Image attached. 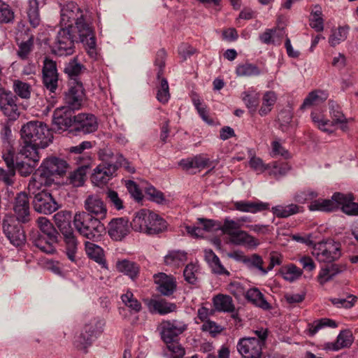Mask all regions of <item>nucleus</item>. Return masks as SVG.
Wrapping results in <instances>:
<instances>
[{"label": "nucleus", "mask_w": 358, "mask_h": 358, "mask_svg": "<svg viewBox=\"0 0 358 358\" xmlns=\"http://www.w3.org/2000/svg\"><path fill=\"white\" fill-rule=\"evenodd\" d=\"M20 221L13 216H6L3 223L6 236L15 246H20L25 241V235Z\"/></svg>", "instance_id": "nucleus-10"}, {"label": "nucleus", "mask_w": 358, "mask_h": 358, "mask_svg": "<svg viewBox=\"0 0 358 358\" xmlns=\"http://www.w3.org/2000/svg\"><path fill=\"white\" fill-rule=\"evenodd\" d=\"M148 231H146L147 234H157L166 229V222L163 218L157 214L156 219H155V221L150 222V224H148Z\"/></svg>", "instance_id": "nucleus-60"}, {"label": "nucleus", "mask_w": 358, "mask_h": 358, "mask_svg": "<svg viewBox=\"0 0 358 358\" xmlns=\"http://www.w3.org/2000/svg\"><path fill=\"white\" fill-rule=\"evenodd\" d=\"M20 38L16 36V41L18 45L17 55L21 59H27L34 49V36L33 34H27L25 41L19 42Z\"/></svg>", "instance_id": "nucleus-41"}, {"label": "nucleus", "mask_w": 358, "mask_h": 358, "mask_svg": "<svg viewBox=\"0 0 358 358\" xmlns=\"http://www.w3.org/2000/svg\"><path fill=\"white\" fill-rule=\"evenodd\" d=\"M325 327L336 328L337 324L334 320L328 318H322L308 324L306 329L310 336H315L321 329Z\"/></svg>", "instance_id": "nucleus-48"}, {"label": "nucleus", "mask_w": 358, "mask_h": 358, "mask_svg": "<svg viewBox=\"0 0 358 358\" xmlns=\"http://www.w3.org/2000/svg\"><path fill=\"white\" fill-rule=\"evenodd\" d=\"M236 347L243 358H262V341L255 337L241 338Z\"/></svg>", "instance_id": "nucleus-12"}, {"label": "nucleus", "mask_w": 358, "mask_h": 358, "mask_svg": "<svg viewBox=\"0 0 358 358\" xmlns=\"http://www.w3.org/2000/svg\"><path fill=\"white\" fill-rule=\"evenodd\" d=\"M68 90L64 94L65 106L76 110L81 108L85 99V92L81 81H68Z\"/></svg>", "instance_id": "nucleus-8"}, {"label": "nucleus", "mask_w": 358, "mask_h": 358, "mask_svg": "<svg viewBox=\"0 0 358 358\" xmlns=\"http://www.w3.org/2000/svg\"><path fill=\"white\" fill-rule=\"evenodd\" d=\"M30 162H22L17 164V168L19 173L22 176L30 175L38 162H34L32 159L26 158Z\"/></svg>", "instance_id": "nucleus-63"}, {"label": "nucleus", "mask_w": 358, "mask_h": 358, "mask_svg": "<svg viewBox=\"0 0 358 358\" xmlns=\"http://www.w3.org/2000/svg\"><path fill=\"white\" fill-rule=\"evenodd\" d=\"M76 30L67 27H61L56 36L53 52L59 56L71 55L74 52Z\"/></svg>", "instance_id": "nucleus-5"}, {"label": "nucleus", "mask_w": 358, "mask_h": 358, "mask_svg": "<svg viewBox=\"0 0 358 358\" xmlns=\"http://www.w3.org/2000/svg\"><path fill=\"white\" fill-rule=\"evenodd\" d=\"M236 73L240 77L258 76L261 74V70L255 64L245 62L237 66Z\"/></svg>", "instance_id": "nucleus-49"}, {"label": "nucleus", "mask_w": 358, "mask_h": 358, "mask_svg": "<svg viewBox=\"0 0 358 358\" xmlns=\"http://www.w3.org/2000/svg\"><path fill=\"white\" fill-rule=\"evenodd\" d=\"M130 226L127 219H113L108 224V235L114 241H121L129 233Z\"/></svg>", "instance_id": "nucleus-19"}, {"label": "nucleus", "mask_w": 358, "mask_h": 358, "mask_svg": "<svg viewBox=\"0 0 358 358\" xmlns=\"http://www.w3.org/2000/svg\"><path fill=\"white\" fill-rule=\"evenodd\" d=\"M157 99L162 103H166L170 99L169 87L166 78L160 79L159 85L157 87Z\"/></svg>", "instance_id": "nucleus-58"}, {"label": "nucleus", "mask_w": 358, "mask_h": 358, "mask_svg": "<svg viewBox=\"0 0 358 358\" xmlns=\"http://www.w3.org/2000/svg\"><path fill=\"white\" fill-rule=\"evenodd\" d=\"M73 129L83 134H91L98 129L96 117L90 113H80L74 116Z\"/></svg>", "instance_id": "nucleus-16"}, {"label": "nucleus", "mask_w": 358, "mask_h": 358, "mask_svg": "<svg viewBox=\"0 0 358 358\" xmlns=\"http://www.w3.org/2000/svg\"><path fill=\"white\" fill-rule=\"evenodd\" d=\"M159 327L162 339L166 343L175 341L187 329V325L178 320H163Z\"/></svg>", "instance_id": "nucleus-11"}, {"label": "nucleus", "mask_w": 358, "mask_h": 358, "mask_svg": "<svg viewBox=\"0 0 358 358\" xmlns=\"http://www.w3.org/2000/svg\"><path fill=\"white\" fill-rule=\"evenodd\" d=\"M271 166V169H268L269 174L277 178L285 176L290 169L289 166L287 163L278 164L273 162Z\"/></svg>", "instance_id": "nucleus-61"}, {"label": "nucleus", "mask_w": 358, "mask_h": 358, "mask_svg": "<svg viewBox=\"0 0 358 358\" xmlns=\"http://www.w3.org/2000/svg\"><path fill=\"white\" fill-rule=\"evenodd\" d=\"M332 199L338 203V208L341 207L342 211L348 215H358V203H355L352 194H343L336 192L333 194Z\"/></svg>", "instance_id": "nucleus-18"}, {"label": "nucleus", "mask_w": 358, "mask_h": 358, "mask_svg": "<svg viewBox=\"0 0 358 358\" xmlns=\"http://www.w3.org/2000/svg\"><path fill=\"white\" fill-rule=\"evenodd\" d=\"M67 162L60 157H49L45 158L39 166L42 174L45 175L50 180L53 181V177L62 176L69 169Z\"/></svg>", "instance_id": "nucleus-9"}, {"label": "nucleus", "mask_w": 358, "mask_h": 358, "mask_svg": "<svg viewBox=\"0 0 358 358\" xmlns=\"http://www.w3.org/2000/svg\"><path fill=\"white\" fill-rule=\"evenodd\" d=\"M310 26L318 32L324 29V20L322 17V10L317 5L315 6L310 13Z\"/></svg>", "instance_id": "nucleus-51"}, {"label": "nucleus", "mask_w": 358, "mask_h": 358, "mask_svg": "<svg viewBox=\"0 0 358 358\" xmlns=\"http://www.w3.org/2000/svg\"><path fill=\"white\" fill-rule=\"evenodd\" d=\"M245 298L248 301L263 310H269L271 308V305L257 288L248 289L245 293Z\"/></svg>", "instance_id": "nucleus-38"}, {"label": "nucleus", "mask_w": 358, "mask_h": 358, "mask_svg": "<svg viewBox=\"0 0 358 358\" xmlns=\"http://www.w3.org/2000/svg\"><path fill=\"white\" fill-rule=\"evenodd\" d=\"M71 215L69 211H59L54 215V220L62 234L73 231L71 227Z\"/></svg>", "instance_id": "nucleus-43"}, {"label": "nucleus", "mask_w": 358, "mask_h": 358, "mask_svg": "<svg viewBox=\"0 0 358 358\" xmlns=\"http://www.w3.org/2000/svg\"><path fill=\"white\" fill-rule=\"evenodd\" d=\"M106 322L100 317L87 320L74 335L73 345L78 350H86L103 332Z\"/></svg>", "instance_id": "nucleus-3"}, {"label": "nucleus", "mask_w": 358, "mask_h": 358, "mask_svg": "<svg viewBox=\"0 0 358 358\" xmlns=\"http://www.w3.org/2000/svg\"><path fill=\"white\" fill-rule=\"evenodd\" d=\"M186 253L181 251H171L164 257V262L166 265L179 266L186 261Z\"/></svg>", "instance_id": "nucleus-54"}, {"label": "nucleus", "mask_w": 358, "mask_h": 358, "mask_svg": "<svg viewBox=\"0 0 358 358\" xmlns=\"http://www.w3.org/2000/svg\"><path fill=\"white\" fill-rule=\"evenodd\" d=\"M38 227L43 233L42 235L50 236V239H54V236H57L58 233L53 227L52 224L45 217H40L37 220Z\"/></svg>", "instance_id": "nucleus-56"}, {"label": "nucleus", "mask_w": 358, "mask_h": 358, "mask_svg": "<svg viewBox=\"0 0 358 358\" xmlns=\"http://www.w3.org/2000/svg\"><path fill=\"white\" fill-rule=\"evenodd\" d=\"M117 170L116 165L99 164L94 169L91 180L96 186L104 185L113 177Z\"/></svg>", "instance_id": "nucleus-20"}, {"label": "nucleus", "mask_w": 358, "mask_h": 358, "mask_svg": "<svg viewBox=\"0 0 358 358\" xmlns=\"http://www.w3.org/2000/svg\"><path fill=\"white\" fill-rule=\"evenodd\" d=\"M16 217L22 222H27L29 220V202L27 194L21 192L15 198V205L13 206Z\"/></svg>", "instance_id": "nucleus-25"}, {"label": "nucleus", "mask_w": 358, "mask_h": 358, "mask_svg": "<svg viewBox=\"0 0 358 358\" xmlns=\"http://www.w3.org/2000/svg\"><path fill=\"white\" fill-rule=\"evenodd\" d=\"M52 182L50 179L45 175L42 174V171H40V169H38L32 175L28 184L29 193L34 196L42 191L43 187L49 186Z\"/></svg>", "instance_id": "nucleus-27"}, {"label": "nucleus", "mask_w": 358, "mask_h": 358, "mask_svg": "<svg viewBox=\"0 0 358 358\" xmlns=\"http://www.w3.org/2000/svg\"><path fill=\"white\" fill-rule=\"evenodd\" d=\"M242 227V224L239 223L237 220H232L229 217L224 218L223 224H221V230L223 234H227L229 237L232 236V234L236 233Z\"/></svg>", "instance_id": "nucleus-55"}, {"label": "nucleus", "mask_w": 358, "mask_h": 358, "mask_svg": "<svg viewBox=\"0 0 358 358\" xmlns=\"http://www.w3.org/2000/svg\"><path fill=\"white\" fill-rule=\"evenodd\" d=\"M21 137L24 145L21 153L24 158L38 162L41 156L39 148L43 149L52 142V135L47 125L40 121H30L21 129Z\"/></svg>", "instance_id": "nucleus-2"}, {"label": "nucleus", "mask_w": 358, "mask_h": 358, "mask_svg": "<svg viewBox=\"0 0 358 358\" xmlns=\"http://www.w3.org/2000/svg\"><path fill=\"white\" fill-rule=\"evenodd\" d=\"M85 208L90 216L103 220L107 215V208L99 195H89L85 201Z\"/></svg>", "instance_id": "nucleus-17"}, {"label": "nucleus", "mask_w": 358, "mask_h": 358, "mask_svg": "<svg viewBox=\"0 0 358 358\" xmlns=\"http://www.w3.org/2000/svg\"><path fill=\"white\" fill-rule=\"evenodd\" d=\"M38 6L39 0H28L27 14L29 22L33 28H36L41 23Z\"/></svg>", "instance_id": "nucleus-44"}, {"label": "nucleus", "mask_w": 358, "mask_h": 358, "mask_svg": "<svg viewBox=\"0 0 358 358\" xmlns=\"http://www.w3.org/2000/svg\"><path fill=\"white\" fill-rule=\"evenodd\" d=\"M121 154L119 152L114 153L112 150L109 149H103L99 152V157L102 161L101 164H104L106 166L109 165H116V169H117V163L120 159H121Z\"/></svg>", "instance_id": "nucleus-52"}, {"label": "nucleus", "mask_w": 358, "mask_h": 358, "mask_svg": "<svg viewBox=\"0 0 358 358\" xmlns=\"http://www.w3.org/2000/svg\"><path fill=\"white\" fill-rule=\"evenodd\" d=\"M213 304L215 310L223 313H234L236 308L232 298L227 294H219L213 299Z\"/></svg>", "instance_id": "nucleus-30"}, {"label": "nucleus", "mask_w": 358, "mask_h": 358, "mask_svg": "<svg viewBox=\"0 0 358 358\" xmlns=\"http://www.w3.org/2000/svg\"><path fill=\"white\" fill-rule=\"evenodd\" d=\"M329 109L332 121L330 122L329 125H339V128L342 131H347L348 130V124L350 119L346 118L340 107L334 103H331Z\"/></svg>", "instance_id": "nucleus-33"}, {"label": "nucleus", "mask_w": 358, "mask_h": 358, "mask_svg": "<svg viewBox=\"0 0 358 358\" xmlns=\"http://www.w3.org/2000/svg\"><path fill=\"white\" fill-rule=\"evenodd\" d=\"M343 271L341 266L338 264H331L322 268L317 275L318 282L323 285L327 282L331 280L335 276Z\"/></svg>", "instance_id": "nucleus-40"}, {"label": "nucleus", "mask_w": 358, "mask_h": 358, "mask_svg": "<svg viewBox=\"0 0 358 358\" xmlns=\"http://www.w3.org/2000/svg\"><path fill=\"white\" fill-rule=\"evenodd\" d=\"M310 211L319 210L324 212L334 211L338 209V203L336 200L319 199L314 200L308 206Z\"/></svg>", "instance_id": "nucleus-42"}, {"label": "nucleus", "mask_w": 358, "mask_h": 358, "mask_svg": "<svg viewBox=\"0 0 358 358\" xmlns=\"http://www.w3.org/2000/svg\"><path fill=\"white\" fill-rule=\"evenodd\" d=\"M197 271L198 266L194 264H187L183 271L185 280L190 284H194L197 280Z\"/></svg>", "instance_id": "nucleus-64"}, {"label": "nucleus", "mask_w": 358, "mask_h": 358, "mask_svg": "<svg viewBox=\"0 0 358 358\" xmlns=\"http://www.w3.org/2000/svg\"><path fill=\"white\" fill-rule=\"evenodd\" d=\"M242 100L251 114H254L259 103V93L253 87L242 93Z\"/></svg>", "instance_id": "nucleus-39"}, {"label": "nucleus", "mask_w": 358, "mask_h": 358, "mask_svg": "<svg viewBox=\"0 0 358 358\" xmlns=\"http://www.w3.org/2000/svg\"><path fill=\"white\" fill-rule=\"evenodd\" d=\"M43 83L50 93H55L58 87V73L56 62L45 58L43 66Z\"/></svg>", "instance_id": "nucleus-13"}, {"label": "nucleus", "mask_w": 358, "mask_h": 358, "mask_svg": "<svg viewBox=\"0 0 358 358\" xmlns=\"http://www.w3.org/2000/svg\"><path fill=\"white\" fill-rule=\"evenodd\" d=\"M278 99L276 93L273 91L266 92L262 96V104L259 110L261 116H265L268 114Z\"/></svg>", "instance_id": "nucleus-45"}, {"label": "nucleus", "mask_w": 358, "mask_h": 358, "mask_svg": "<svg viewBox=\"0 0 358 358\" xmlns=\"http://www.w3.org/2000/svg\"><path fill=\"white\" fill-rule=\"evenodd\" d=\"M312 254L317 261L330 263L341 257V245L334 241L319 242L314 244Z\"/></svg>", "instance_id": "nucleus-7"}, {"label": "nucleus", "mask_w": 358, "mask_h": 358, "mask_svg": "<svg viewBox=\"0 0 358 358\" xmlns=\"http://www.w3.org/2000/svg\"><path fill=\"white\" fill-rule=\"evenodd\" d=\"M155 282L157 285L158 291L164 296H169L176 288V282L173 276L164 273L154 275Z\"/></svg>", "instance_id": "nucleus-26"}, {"label": "nucleus", "mask_w": 358, "mask_h": 358, "mask_svg": "<svg viewBox=\"0 0 358 358\" xmlns=\"http://www.w3.org/2000/svg\"><path fill=\"white\" fill-rule=\"evenodd\" d=\"M60 25L76 29L89 55L96 57V40L87 10L80 9L72 1L65 3L61 8Z\"/></svg>", "instance_id": "nucleus-1"}, {"label": "nucleus", "mask_w": 358, "mask_h": 358, "mask_svg": "<svg viewBox=\"0 0 358 358\" xmlns=\"http://www.w3.org/2000/svg\"><path fill=\"white\" fill-rule=\"evenodd\" d=\"M352 343V334L349 330H344L340 332L335 342L326 343L324 349L327 350L338 351L344 348H349Z\"/></svg>", "instance_id": "nucleus-28"}, {"label": "nucleus", "mask_w": 358, "mask_h": 358, "mask_svg": "<svg viewBox=\"0 0 358 358\" xmlns=\"http://www.w3.org/2000/svg\"><path fill=\"white\" fill-rule=\"evenodd\" d=\"M327 96V94L322 91H313L310 92L301 106V109H306L311 106H317L323 103Z\"/></svg>", "instance_id": "nucleus-47"}, {"label": "nucleus", "mask_w": 358, "mask_h": 358, "mask_svg": "<svg viewBox=\"0 0 358 358\" xmlns=\"http://www.w3.org/2000/svg\"><path fill=\"white\" fill-rule=\"evenodd\" d=\"M64 241L66 243V254L68 259L72 262H77V252L78 242L73 234V231L64 234Z\"/></svg>", "instance_id": "nucleus-37"}, {"label": "nucleus", "mask_w": 358, "mask_h": 358, "mask_svg": "<svg viewBox=\"0 0 358 358\" xmlns=\"http://www.w3.org/2000/svg\"><path fill=\"white\" fill-rule=\"evenodd\" d=\"M236 210L243 212L256 213L265 210H267L269 207L268 203H264L262 201H236L234 203Z\"/></svg>", "instance_id": "nucleus-29"}, {"label": "nucleus", "mask_w": 358, "mask_h": 358, "mask_svg": "<svg viewBox=\"0 0 358 358\" xmlns=\"http://www.w3.org/2000/svg\"><path fill=\"white\" fill-rule=\"evenodd\" d=\"M73 224L81 236L90 240L99 238L105 231L101 220L93 217L84 211L75 214Z\"/></svg>", "instance_id": "nucleus-4"}, {"label": "nucleus", "mask_w": 358, "mask_h": 358, "mask_svg": "<svg viewBox=\"0 0 358 358\" xmlns=\"http://www.w3.org/2000/svg\"><path fill=\"white\" fill-rule=\"evenodd\" d=\"M31 241L34 246L45 254L52 255L56 252L55 244L57 242V236H54V239L51 240L50 236H45L36 232L32 234Z\"/></svg>", "instance_id": "nucleus-22"}, {"label": "nucleus", "mask_w": 358, "mask_h": 358, "mask_svg": "<svg viewBox=\"0 0 358 358\" xmlns=\"http://www.w3.org/2000/svg\"><path fill=\"white\" fill-rule=\"evenodd\" d=\"M80 160V166L70 173L69 177V183L74 187H80L83 185L85 178L87 169L90 163V157L88 156H79L78 157Z\"/></svg>", "instance_id": "nucleus-24"}, {"label": "nucleus", "mask_w": 358, "mask_h": 358, "mask_svg": "<svg viewBox=\"0 0 358 358\" xmlns=\"http://www.w3.org/2000/svg\"><path fill=\"white\" fill-rule=\"evenodd\" d=\"M148 308L152 313L166 315L175 312L177 306L174 303L168 302L164 299H152L148 303Z\"/></svg>", "instance_id": "nucleus-32"}, {"label": "nucleus", "mask_w": 358, "mask_h": 358, "mask_svg": "<svg viewBox=\"0 0 358 358\" xmlns=\"http://www.w3.org/2000/svg\"><path fill=\"white\" fill-rule=\"evenodd\" d=\"M303 211L302 206L294 203L287 206L278 205L272 207L271 212L277 217L287 218L291 215H296Z\"/></svg>", "instance_id": "nucleus-36"}, {"label": "nucleus", "mask_w": 358, "mask_h": 358, "mask_svg": "<svg viewBox=\"0 0 358 358\" xmlns=\"http://www.w3.org/2000/svg\"><path fill=\"white\" fill-rule=\"evenodd\" d=\"M243 262L249 267L258 269L263 275L267 273V270H266V268L263 267L264 261L262 257L257 254H253L250 257H244Z\"/></svg>", "instance_id": "nucleus-59"}, {"label": "nucleus", "mask_w": 358, "mask_h": 358, "mask_svg": "<svg viewBox=\"0 0 358 358\" xmlns=\"http://www.w3.org/2000/svg\"><path fill=\"white\" fill-rule=\"evenodd\" d=\"M5 139L3 141V147L6 150L2 156L7 167L8 173H4L3 170L1 169V180L8 186H11L13 183V177L15 173V166L14 163V154L15 151L12 145V133L8 127L4 128Z\"/></svg>", "instance_id": "nucleus-6"}, {"label": "nucleus", "mask_w": 358, "mask_h": 358, "mask_svg": "<svg viewBox=\"0 0 358 358\" xmlns=\"http://www.w3.org/2000/svg\"><path fill=\"white\" fill-rule=\"evenodd\" d=\"M33 205L37 212L43 214H51L59 207L51 194L43 189L34 196Z\"/></svg>", "instance_id": "nucleus-15"}, {"label": "nucleus", "mask_w": 358, "mask_h": 358, "mask_svg": "<svg viewBox=\"0 0 358 358\" xmlns=\"http://www.w3.org/2000/svg\"><path fill=\"white\" fill-rule=\"evenodd\" d=\"M123 303L130 309L131 311L138 313L141 310V303L134 297V294L127 291L121 296Z\"/></svg>", "instance_id": "nucleus-57"}, {"label": "nucleus", "mask_w": 358, "mask_h": 358, "mask_svg": "<svg viewBox=\"0 0 358 358\" xmlns=\"http://www.w3.org/2000/svg\"><path fill=\"white\" fill-rule=\"evenodd\" d=\"M16 99L12 93H7L1 89V111L9 120H15L19 116Z\"/></svg>", "instance_id": "nucleus-23"}, {"label": "nucleus", "mask_w": 358, "mask_h": 358, "mask_svg": "<svg viewBox=\"0 0 358 358\" xmlns=\"http://www.w3.org/2000/svg\"><path fill=\"white\" fill-rule=\"evenodd\" d=\"M348 29L347 27H339L338 29L333 30L329 38L330 45L335 47L344 41L348 37Z\"/></svg>", "instance_id": "nucleus-53"}, {"label": "nucleus", "mask_w": 358, "mask_h": 358, "mask_svg": "<svg viewBox=\"0 0 358 358\" xmlns=\"http://www.w3.org/2000/svg\"><path fill=\"white\" fill-rule=\"evenodd\" d=\"M283 278L289 282H294L303 274V271L293 264H287L280 269Z\"/></svg>", "instance_id": "nucleus-50"}, {"label": "nucleus", "mask_w": 358, "mask_h": 358, "mask_svg": "<svg viewBox=\"0 0 358 358\" xmlns=\"http://www.w3.org/2000/svg\"><path fill=\"white\" fill-rule=\"evenodd\" d=\"M116 268L133 280L137 278L140 271L139 266L136 263L126 259L118 260L116 262Z\"/></svg>", "instance_id": "nucleus-35"}, {"label": "nucleus", "mask_w": 358, "mask_h": 358, "mask_svg": "<svg viewBox=\"0 0 358 358\" xmlns=\"http://www.w3.org/2000/svg\"><path fill=\"white\" fill-rule=\"evenodd\" d=\"M73 111L65 106L57 108L53 114V129L58 132H62L73 126L75 116Z\"/></svg>", "instance_id": "nucleus-14"}, {"label": "nucleus", "mask_w": 358, "mask_h": 358, "mask_svg": "<svg viewBox=\"0 0 358 358\" xmlns=\"http://www.w3.org/2000/svg\"><path fill=\"white\" fill-rule=\"evenodd\" d=\"M229 241L236 245L256 248L259 241L248 232L241 229L229 237Z\"/></svg>", "instance_id": "nucleus-31"}, {"label": "nucleus", "mask_w": 358, "mask_h": 358, "mask_svg": "<svg viewBox=\"0 0 358 358\" xmlns=\"http://www.w3.org/2000/svg\"><path fill=\"white\" fill-rule=\"evenodd\" d=\"M85 252L90 259L98 263L102 268H107L103 250L100 246L87 241L85 243Z\"/></svg>", "instance_id": "nucleus-34"}, {"label": "nucleus", "mask_w": 358, "mask_h": 358, "mask_svg": "<svg viewBox=\"0 0 358 358\" xmlns=\"http://www.w3.org/2000/svg\"><path fill=\"white\" fill-rule=\"evenodd\" d=\"M84 69V66L79 63L76 58H74L66 64L64 71L69 77L68 81H71V80L80 81L78 76Z\"/></svg>", "instance_id": "nucleus-46"}, {"label": "nucleus", "mask_w": 358, "mask_h": 358, "mask_svg": "<svg viewBox=\"0 0 358 358\" xmlns=\"http://www.w3.org/2000/svg\"><path fill=\"white\" fill-rule=\"evenodd\" d=\"M157 214L146 209L141 210L136 213L130 225L136 231L146 234L148 224L155 221Z\"/></svg>", "instance_id": "nucleus-21"}, {"label": "nucleus", "mask_w": 358, "mask_h": 358, "mask_svg": "<svg viewBox=\"0 0 358 358\" xmlns=\"http://www.w3.org/2000/svg\"><path fill=\"white\" fill-rule=\"evenodd\" d=\"M14 90L15 93L23 99H29L31 94L30 85L20 80L14 82Z\"/></svg>", "instance_id": "nucleus-62"}]
</instances>
